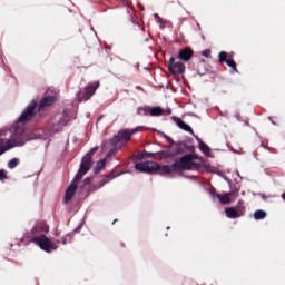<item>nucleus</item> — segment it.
Segmentation results:
<instances>
[{
    "label": "nucleus",
    "mask_w": 285,
    "mask_h": 285,
    "mask_svg": "<svg viewBox=\"0 0 285 285\" xmlns=\"http://www.w3.org/2000/svg\"><path fill=\"white\" fill-rule=\"evenodd\" d=\"M198 158L199 157L196 154H187L176 160L173 164V168L176 173H183V170H199L202 164L195 161V159Z\"/></svg>",
    "instance_id": "1"
},
{
    "label": "nucleus",
    "mask_w": 285,
    "mask_h": 285,
    "mask_svg": "<svg viewBox=\"0 0 285 285\" xmlns=\"http://www.w3.org/2000/svg\"><path fill=\"white\" fill-rule=\"evenodd\" d=\"M28 140V136L26 135V129L21 127H16L12 129L11 137L7 140L6 148H0V155H3L10 148H17V146H24Z\"/></svg>",
    "instance_id": "2"
},
{
    "label": "nucleus",
    "mask_w": 285,
    "mask_h": 285,
    "mask_svg": "<svg viewBox=\"0 0 285 285\" xmlns=\"http://www.w3.org/2000/svg\"><path fill=\"white\" fill-rule=\"evenodd\" d=\"M31 242L32 244H36V246H39L41 250H45V253H52V250H57V248H59V244H61V242L52 240L46 235L31 237Z\"/></svg>",
    "instance_id": "3"
},
{
    "label": "nucleus",
    "mask_w": 285,
    "mask_h": 285,
    "mask_svg": "<svg viewBox=\"0 0 285 285\" xmlns=\"http://www.w3.org/2000/svg\"><path fill=\"white\" fill-rule=\"evenodd\" d=\"M144 130H148V128L144 126H138L134 129H121L112 138V144L114 146H117V144H121V141H130L134 135H137V132H144Z\"/></svg>",
    "instance_id": "4"
},
{
    "label": "nucleus",
    "mask_w": 285,
    "mask_h": 285,
    "mask_svg": "<svg viewBox=\"0 0 285 285\" xmlns=\"http://www.w3.org/2000/svg\"><path fill=\"white\" fill-rule=\"evenodd\" d=\"M97 153V147L92 148L81 160L80 167L78 169L77 175L75 176V181H81L83 179V176L90 170V167L92 166V155Z\"/></svg>",
    "instance_id": "5"
},
{
    "label": "nucleus",
    "mask_w": 285,
    "mask_h": 285,
    "mask_svg": "<svg viewBox=\"0 0 285 285\" xmlns=\"http://www.w3.org/2000/svg\"><path fill=\"white\" fill-rule=\"evenodd\" d=\"M99 88V81L89 82L82 90L78 91L77 97L78 101H88Z\"/></svg>",
    "instance_id": "6"
},
{
    "label": "nucleus",
    "mask_w": 285,
    "mask_h": 285,
    "mask_svg": "<svg viewBox=\"0 0 285 285\" xmlns=\"http://www.w3.org/2000/svg\"><path fill=\"white\" fill-rule=\"evenodd\" d=\"M37 112H39L37 109V100H33L18 118V124H26V121H30Z\"/></svg>",
    "instance_id": "7"
},
{
    "label": "nucleus",
    "mask_w": 285,
    "mask_h": 285,
    "mask_svg": "<svg viewBox=\"0 0 285 285\" xmlns=\"http://www.w3.org/2000/svg\"><path fill=\"white\" fill-rule=\"evenodd\" d=\"M135 168L139 170V173H157V170H159V164L155 161L137 163Z\"/></svg>",
    "instance_id": "8"
},
{
    "label": "nucleus",
    "mask_w": 285,
    "mask_h": 285,
    "mask_svg": "<svg viewBox=\"0 0 285 285\" xmlns=\"http://www.w3.org/2000/svg\"><path fill=\"white\" fill-rule=\"evenodd\" d=\"M168 70L173 75H184L186 72V66L184 62H175V57H170L168 62Z\"/></svg>",
    "instance_id": "9"
},
{
    "label": "nucleus",
    "mask_w": 285,
    "mask_h": 285,
    "mask_svg": "<svg viewBox=\"0 0 285 285\" xmlns=\"http://www.w3.org/2000/svg\"><path fill=\"white\" fill-rule=\"evenodd\" d=\"M225 213L229 219H238V217H243V215L246 213V207L242 205L236 207H227Z\"/></svg>",
    "instance_id": "10"
},
{
    "label": "nucleus",
    "mask_w": 285,
    "mask_h": 285,
    "mask_svg": "<svg viewBox=\"0 0 285 285\" xmlns=\"http://www.w3.org/2000/svg\"><path fill=\"white\" fill-rule=\"evenodd\" d=\"M195 55V51L190 47H185L178 51V59L179 61H190L193 59V56Z\"/></svg>",
    "instance_id": "11"
},
{
    "label": "nucleus",
    "mask_w": 285,
    "mask_h": 285,
    "mask_svg": "<svg viewBox=\"0 0 285 285\" xmlns=\"http://www.w3.org/2000/svg\"><path fill=\"white\" fill-rule=\"evenodd\" d=\"M50 227H48L46 223H39L31 229V235L32 237H40V235H46L45 233H48Z\"/></svg>",
    "instance_id": "12"
},
{
    "label": "nucleus",
    "mask_w": 285,
    "mask_h": 285,
    "mask_svg": "<svg viewBox=\"0 0 285 285\" xmlns=\"http://www.w3.org/2000/svg\"><path fill=\"white\" fill-rule=\"evenodd\" d=\"M209 195L215 198L217 197V199L220 202V204H230V195H233L232 193L230 194H219L217 193V190L215 188L210 189L209 190Z\"/></svg>",
    "instance_id": "13"
},
{
    "label": "nucleus",
    "mask_w": 285,
    "mask_h": 285,
    "mask_svg": "<svg viewBox=\"0 0 285 285\" xmlns=\"http://www.w3.org/2000/svg\"><path fill=\"white\" fill-rule=\"evenodd\" d=\"M77 181L79 180H75L69 185V187L66 190L65 194V203L68 204V202H70L72 199V197H75V193H77Z\"/></svg>",
    "instance_id": "14"
},
{
    "label": "nucleus",
    "mask_w": 285,
    "mask_h": 285,
    "mask_svg": "<svg viewBox=\"0 0 285 285\" xmlns=\"http://www.w3.org/2000/svg\"><path fill=\"white\" fill-rule=\"evenodd\" d=\"M57 98L55 96H46L45 98H42L39 102V105H37V110H43V108H48L50 106H52V104H55V100Z\"/></svg>",
    "instance_id": "15"
},
{
    "label": "nucleus",
    "mask_w": 285,
    "mask_h": 285,
    "mask_svg": "<svg viewBox=\"0 0 285 285\" xmlns=\"http://www.w3.org/2000/svg\"><path fill=\"white\" fill-rule=\"evenodd\" d=\"M65 126H68V116H62L57 124H53L52 132H61Z\"/></svg>",
    "instance_id": "16"
},
{
    "label": "nucleus",
    "mask_w": 285,
    "mask_h": 285,
    "mask_svg": "<svg viewBox=\"0 0 285 285\" xmlns=\"http://www.w3.org/2000/svg\"><path fill=\"white\" fill-rule=\"evenodd\" d=\"M173 121H175V124L178 126V128H180L181 130H185L186 132H190L193 135V128H190V126H188V124H186L184 120H181V118L174 116Z\"/></svg>",
    "instance_id": "17"
},
{
    "label": "nucleus",
    "mask_w": 285,
    "mask_h": 285,
    "mask_svg": "<svg viewBox=\"0 0 285 285\" xmlns=\"http://www.w3.org/2000/svg\"><path fill=\"white\" fill-rule=\"evenodd\" d=\"M159 173V175H171V173H177V170H175V168L171 165H159V168L156 170Z\"/></svg>",
    "instance_id": "18"
},
{
    "label": "nucleus",
    "mask_w": 285,
    "mask_h": 285,
    "mask_svg": "<svg viewBox=\"0 0 285 285\" xmlns=\"http://www.w3.org/2000/svg\"><path fill=\"white\" fill-rule=\"evenodd\" d=\"M174 146L176 148L174 155H184L186 153V142H176Z\"/></svg>",
    "instance_id": "19"
},
{
    "label": "nucleus",
    "mask_w": 285,
    "mask_h": 285,
    "mask_svg": "<svg viewBox=\"0 0 285 285\" xmlns=\"http://www.w3.org/2000/svg\"><path fill=\"white\" fill-rule=\"evenodd\" d=\"M150 117H161L164 115V109L161 107H149Z\"/></svg>",
    "instance_id": "20"
},
{
    "label": "nucleus",
    "mask_w": 285,
    "mask_h": 285,
    "mask_svg": "<svg viewBox=\"0 0 285 285\" xmlns=\"http://www.w3.org/2000/svg\"><path fill=\"white\" fill-rule=\"evenodd\" d=\"M196 139L198 141L199 150H202V153H204V155H208V153H210V147H208V145H206L204 141H202L199 139V137L196 136Z\"/></svg>",
    "instance_id": "21"
},
{
    "label": "nucleus",
    "mask_w": 285,
    "mask_h": 285,
    "mask_svg": "<svg viewBox=\"0 0 285 285\" xmlns=\"http://www.w3.org/2000/svg\"><path fill=\"white\" fill-rule=\"evenodd\" d=\"M233 55L226 52V51H220L218 53V59L220 63H226L228 59H232Z\"/></svg>",
    "instance_id": "22"
},
{
    "label": "nucleus",
    "mask_w": 285,
    "mask_h": 285,
    "mask_svg": "<svg viewBox=\"0 0 285 285\" xmlns=\"http://www.w3.org/2000/svg\"><path fill=\"white\" fill-rule=\"evenodd\" d=\"M136 115H139L140 117H146L150 115V107H138L136 110Z\"/></svg>",
    "instance_id": "23"
},
{
    "label": "nucleus",
    "mask_w": 285,
    "mask_h": 285,
    "mask_svg": "<svg viewBox=\"0 0 285 285\" xmlns=\"http://www.w3.org/2000/svg\"><path fill=\"white\" fill-rule=\"evenodd\" d=\"M229 68H232L230 72H239V70H237V62H235V60H233L232 58H228V60L225 62Z\"/></svg>",
    "instance_id": "24"
},
{
    "label": "nucleus",
    "mask_w": 285,
    "mask_h": 285,
    "mask_svg": "<svg viewBox=\"0 0 285 285\" xmlns=\"http://www.w3.org/2000/svg\"><path fill=\"white\" fill-rule=\"evenodd\" d=\"M254 219H256V222H259V219H266V212L258 209L254 213Z\"/></svg>",
    "instance_id": "25"
},
{
    "label": "nucleus",
    "mask_w": 285,
    "mask_h": 285,
    "mask_svg": "<svg viewBox=\"0 0 285 285\" xmlns=\"http://www.w3.org/2000/svg\"><path fill=\"white\" fill-rule=\"evenodd\" d=\"M106 168V159H101L100 161L97 163L95 167V173H101Z\"/></svg>",
    "instance_id": "26"
},
{
    "label": "nucleus",
    "mask_w": 285,
    "mask_h": 285,
    "mask_svg": "<svg viewBox=\"0 0 285 285\" xmlns=\"http://www.w3.org/2000/svg\"><path fill=\"white\" fill-rule=\"evenodd\" d=\"M19 166V158H13L8 163V168H17Z\"/></svg>",
    "instance_id": "27"
},
{
    "label": "nucleus",
    "mask_w": 285,
    "mask_h": 285,
    "mask_svg": "<svg viewBox=\"0 0 285 285\" xmlns=\"http://www.w3.org/2000/svg\"><path fill=\"white\" fill-rule=\"evenodd\" d=\"M186 153H195V147L185 142Z\"/></svg>",
    "instance_id": "28"
},
{
    "label": "nucleus",
    "mask_w": 285,
    "mask_h": 285,
    "mask_svg": "<svg viewBox=\"0 0 285 285\" xmlns=\"http://www.w3.org/2000/svg\"><path fill=\"white\" fill-rule=\"evenodd\" d=\"M202 56L206 57V59H210V49H205L202 51Z\"/></svg>",
    "instance_id": "29"
},
{
    "label": "nucleus",
    "mask_w": 285,
    "mask_h": 285,
    "mask_svg": "<svg viewBox=\"0 0 285 285\" xmlns=\"http://www.w3.org/2000/svg\"><path fill=\"white\" fill-rule=\"evenodd\" d=\"M3 179H8V175L6 174V170L0 169V181H3Z\"/></svg>",
    "instance_id": "30"
},
{
    "label": "nucleus",
    "mask_w": 285,
    "mask_h": 285,
    "mask_svg": "<svg viewBox=\"0 0 285 285\" xmlns=\"http://www.w3.org/2000/svg\"><path fill=\"white\" fill-rule=\"evenodd\" d=\"M68 235L67 236H62L61 237V240H58V242H60V244H62L63 246H66V244H68Z\"/></svg>",
    "instance_id": "31"
},
{
    "label": "nucleus",
    "mask_w": 285,
    "mask_h": 285,
    "mask_svg": "<svg viewBox=\"0 0 285 285\" xmlns=\"http://www.w3.org/2000/svg\"><path fill=\"white\" fill-rule=\"evenodd\" d=\"M165 139L168 141V144H170L171 146H175L177 142L175 140H173L169 136L165 135Z\"/></svg>",
    "instance_id": "32"
},
{
    "label": "nucleus",
    "mask_w": 285,
    "mask_h": 285,
    "mask_svg": "<svg viewBox=\"0 0 285 285\" xmlns=\"http://www.w3.org/2000/svg\"><path fill=\"white\" fill-rule=\"evenodd\" d=\"M90 181H92V178H90V177L85 178L83 185L81 186V188H83V186L90 185Z\"/></svg>",
    "instance_id": "33"
},
{
    "label": "nucleus",
    "mask_w": 285,
    "mask_h": 285,
    "mask_svg": "<svg viewBox=\"0 0 285 285\" xmlns=\"http://www.w3.org/2000/svg\"><path fill=\"white\" fill-rule=\"evenodd\" d=\"M154 19H156L158 23H161V18L159 17V13H154Z\"/></svg>",
    "instance_id": "34"
},
{
    "label": "nucleus",
    "mask_w": 285,
    "mask_h": 285,
    "mask_svg": "<svg viewBox=\"0 0 285 285\" xmlns=\"http://www.w3.org/2000/svg\"><path fill=\"white\" fill-rule=\"evenodd\" d=\"M117 176L114 173L107 175V179H115Z\"/></svg>",
    "instance_id": "35"
},
{
    "label": "nucleus",
    "mask_w": 285,
    "mask_h": 285,
    "mask_svg": "<svg viewBox=\"0 0 285 285\" xmlns=\"http://www.w3.org/2000/svg\"><path fill=\"white\" fill-rule=\"evenodd\" d=\"M171 114H173V110L170 109L164 110V115H171Z\"/></svg>",
    "instance_id": "36"
},
{
    "label": "nucleus",
    "mask_w": 285,
    "mask_h": 285,
    "mask_svg": "<svg viewBox=\"0 0 285 285\" xmlns=\"http://www.w3.org/2000/svg\"><path fill=\"white\" fill-rule=\"evenodd\" d=\"M137 157L138 159H144V154H139Z\"/></svg>",
    "instance_id": "37"
},
{
    "label": "nucleus",
    "mask_w": 285,
    "mask_h": 285,
    "mask_svg": "<svg viewBox=\"0 0 285 285\" xmlns=\"http://www.w3.org/2000/svg\"><path fill=\"white\" fill-rule=\"evenodd\" d=\"M282 199L285 202V193L282 194Z\"/></svg>",
    "instance_id": "38"
},
{
    "label": "nucleus",
    "mask_w": 285,
    "mask_h": 285,
    "mask_svg": "<svg viewBox=\"0 0 285 285\" xmlns=\"http://www.w3.org/2000/svg\"><path fill=\"white\" fill-rule=\"evenodd\" d=\"M146 155H147L148 157H153V154H150V153H146Z\"/></svg>",
    "instance_id": "39"
},
{
    "label": "nucleus",
    "mask_w": 285,
    "mask_h": 285,
    "mask_svg": "<svg viewBox=\"0 0 285 285\" xmlns=\"http://www.w3.org/2000/svg\"><path fill=\"white\" fill-rule=\"evenodd\" d=\"M3 144V138H0V146Z\"/></svg>",
    "instance_id": "40"
},
{
    "label": "nucleus",
    "mask_w": 285,
    "mask_h": 285,
    "mask_svg": "<svg viewBox=\"0 0 285 285\" xmlns=\"http://www.w3.org/2000/svg\"><path fill=\"white\" fill-rule=\"evenodd\" d=\"M137 88V90H141V87H136Z\"/></svg>",
    "instance_id": "41"
},
{
    "label": "nucleus",
    "mask_w": 285,
    "mask_h": 285,
    "mask_svg": "<svg viewBox=\"0 0 285 285\" xmlns=\"http://www.w3.org/2000/svg\"><path fill=\"white\" fill-rule=\"evenodd\" d=\"M117 222V219H114L112 224H115Z\"/></svg>",
    "instance_id": "42"
}]
</instances>
